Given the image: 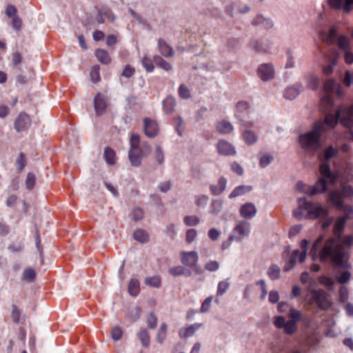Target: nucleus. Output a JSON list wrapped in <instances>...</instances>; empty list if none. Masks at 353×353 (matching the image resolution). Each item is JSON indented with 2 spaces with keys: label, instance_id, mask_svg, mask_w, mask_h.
<instances>
[{
  "label": "nucleus",
  "instance_id": "nucleus-1",
  "mask_svg": "<svg viewBox=\"0 0 353 353\" xmlns=\"http://www.w3.org/2000/svg\"><path fill=\"white\" fill-rule=\"evenodd\" d=\"M346 221L342 216L338 218L334 228L335 236L327 239L321 250H319V246L322 243L323 236H320L314 241L310 251L313 260L319 256L321 262H329L337 267H349L347 263L349 253L346 249L353 246V236L347 235L342 237L340 235L343 230Z\"/></svg>",
  "mask_w": 353,
  "mask_h": 353
},
{
  "label": "nucleus",
  "instance_id": "nucleus-2",
  "mask_svg": "<svg viewBox=\"0 0 353 353\" xmlns=\"http://www.w3.org/2000/svg\"><path fill=\"white\" fill-rule=\"evenodd\" d=\"M347 128L353 127V105L341 107L335 115L327 114L323 121L314 123L312 130L299 137V143L305 151L314 153L321 147V136L334 128L338 122Z\"/></svg>",
  "mask_w": 353,
  "mask_h": 353
},
{
  "label": "nucleus",
  "instance_id": "nucleus-3",
  "mask_svg": "<svg viewBox=\"0 0 353 353\" xmlns=\"http://www.w3.org/2000/svg\"><path fill=\"white\" fill-rule=\"evenodd\" d=\"M339 154V149L332 145L326 147L319 154V159L321 161L319 172L321 176L319 178L314 187L309 192L311 195L322 194L327 190V183L334 185L339 178L338 172H332L330 166L331 159L337 157Z\"/></svg>",
  "mask_w": 353,
  "mask_h": 353
},
{
  "label": "nucleus",
  "instance_id": "nucleus-4",
  "mask_svg": "<svg viewBox=\"0 0 353 353\" xmlns=\"http://www.w3.org/2000/svg\"><path fill=\"white\" fill-rule=\"evenodd\" d=\"M299 209L294 211V215L297 219H301L303 216L309 219L325 218L327 215V210L319 203L308 201L305 198H300L298 200Z\"/></svg>",
  "mask_w": 353,
  "mask_h": 353
},
{
  "label": "nucleus",
  "instance_id": "nucleus-5",
  "mask_svg": "<svg viewBox=\"0 0 353 353\" xmlns=\"http://www.w3.org/2000/svg\"><path fill=\"white\" fill-rule=\"evenodd\" d=\"M328 200L333 206L345 212V215L342 216L343 218H345V220L353 219V208L344 204L339 190L331 191L329 194Z\"/></svg>",
  "mask_w": 353,
  "mask_h": 353
},
{
  "label": "nucleus",
  "instance_id": "nucleus-6",
  "mask_svg": "<svg viewBox=\"0 0 353 353\" xmlns=\"http://www.w3.org/2000/svg\"><path fill=\"white\" fill-rule=\"evenodd\" d=\"M319 37L322 41L330 42V44H349L347 37L344 34L339 35L337 28L334 26L332 27L327 33L320 32Z\"/></svg>",
  "mask_w": 353,
  "mask_h": 353
},
{
  "label": "nucleus",
  "instance_id": "nucleus-7",
  "mask_svg": "<svg viewBox=\"0 0 353 353\" xmlns=\"http://www.w3.org/2000/svg\"><path fill=\"white\" fill-rule=\"evenodd\" d=\"M311 295L314 302L321 310H326L330 307L331 303L328 300L327 294L324 290H312Z\"/></svg>",
  "mask_w": 353,
  "mask_h": 353
},
{
  "label": "nucleus",
  "instance_id": "nucleus-8",
  "mask_svg": "<svg viewBox=\"0 0 353 353\" xmlns=\"http://www.w3.org/2000/svg\"><path fill=\"white\" fill-rule=\"evenodd\" d=\"M257 74L263 81L272 79L274 77V70L272 64L263 63L260 65L257 70Z\"/></svg>",
  "mask_w": 353,
  "mask_h": 353
},
{
  "label": "nucleus",
  "instance_id": "nucleus-9",
  "mask_svg": "<svg viewBox=\"0 0 353 353\" xmlns=\"http://www.w3.org/2000/svg\"><path fill=\"white\" fill-rule=\"evenodd\" d=\"M31 125V119L29 115L25 112L19 114L14 121V129L20 132L27 130Z\"/></svg>",
  "mask_w": 353,
  "mask_h": 353
},
{
  "label": "nucleus",
  "instance_id": "nucleus-10",
  "mask_svg": "<svg viewBox=\"0 0 353 353\" xmlns=\"http://www.w3.org/2000/svg\"><path fill=\"white\" fill-rule=\"evenodd\" d=\"M325 57L328 62V65L323 68V72L326 75H329L332 72L333 68L336 64L339 59V52H336L335 49H332L330 50V52L328 54H325Z\"/></svg>",
  "mask_w": 353,
  "mask_h": 353
},
{
  "label": "nucleus",
  "instance_id": "nucleus-11",
  "mask_svg": "<svg viewBox=\"0 0 353 353\" xmlns=\"http://www.w3.org/2000/svg\"><path fill=\"white\" fill-rule=\"evenodd\" d=\"M143 130L145 134L149 138H154L158 133V125L157 122L150 118L143 119Z\"/></svg>",
  "mask_w": 353,
  "mask_h": 353
},
{
  "label": "nucleus",
  "instance_id": "nucleus-12",
  "mask_svg": "<svg viewBox=\"0 0 353 353\" xmlns=\"http://www.w3.org/2000/svg\"><path fill=\"white\" fill-rule=\"evenodd\" d=\"M199 261V256L196 252H183L181 254V263L183 265L192 268L195 266Z\"/></svg>",
  "mask_w": 353,
  "mask_h": 353
},
{
  "label": "nucleus",
  "instance_id": "nucleus-13",
  "mask_svg": "<svg viewBox=\"0 0 353 353\" xmlns=\"http://www.w3.org/2000/svg\"><path fill=\"white\" fill-rule=\"evenodd\" d=\"M94 108L97 115L103 114L107 108L105 97L100 92H98L94 99Z\"/></svg>",
  "mask_w": 353,
  "mask_h": 353
},
{
  "label": "nucleus",
  "instance_id": "nucleus-14",
  "mask_svg": "<svg viewBox=\"0 0 353 353\" xmlns=\"http://www.w3.org/2000/svg\"><path fill=\"white\" fill-rule=\"evenodd\" d=\"M216 147L218 152L221 155L230 156L235 154V150L233 145L226 141H219Z\"/></svg>",
  "mask_w": 353,
  "mask_h": 353
},
{
  "label": "nucleus",
  "instance_id": "nucleus-15",
  "mask_svg": "<svg viewBox=\"0 0 353 353\" xmlns=\"http://www.w3.org/2000/svg\"><path fill=\"white\" fill-rule=\"evenodd\" d=\"M303 90V87L301 84H295L290 86L285 89L284 92V97L289 100L295 99Z\"/></svg>",
  "mask_w": 353,
  "mask_h": 353
},
{
  "label": "nucleus",
  "instance_id": "nucleus-16",
  "mask_svg": "<svg viewBox=\"0 0 353 353\" xmlns=\"http://www.w3.org/2000/svg\"><path fill=\"white\" fill-rule=\"evenodd\" d=\"M201 326V323H194L187 327L181 328L179 332V335L181 338H188L193 336L195 332Z\"/></svg>",
  "mask_w": 353,
  "mask_h": 353
},
{
  "label": "nucleus",
  "instance_id": "nucleus-17",
  "mask_svg": "<svg viewBox=\"0 0 353 353\" xmlns=\"http://www.w3.org/2000/svg\"><path fill=\"white\" fill-rule=\"evenodd\" d=\"M169 272L174 276H178L183 275L186 277H190L192 276V271L187 268L186 267L179 265L172 267L169 270Z\"/></svg>",
  "mask_w": 353,
  "mask_h": 353
},
{
  "label": "nucleus",
  "instance_id": "nucleus-18",
  "mask_svg": "<svg viewBox=\"0 0 353 353\" xmlns=\"http://www.w3.org/2000/svg\"><path fill=\"white\" fill-rule=\"evenodd\" d=\"M243 236V221H239L229 235L230 241L240 242Z\"/></svg>",
  "mask_w": 353,
  "mask_h": 353
},
{
  "label": "nucleus",
  "instance_id": "nucleus-19",
  "mask_svg": "<svg viewBox=\"0 0 353 353\" xmlns=\"http://www.w3.org/2000/svg\"><path fill=\"white\" fill-rule=\"evenodd\" d=\"M162 105L163 110L166 114L172 113L176 106V101L174 97L171 95H168L163 101Z\"/></svg>",
  "mask_w": 353,
  "mask_h": 353
},
{
  "label": "nucleus",
  "instance_id": "nucleus-20",
  "mask_svg": "<svg viewBox=\"0 0 353 353\" xmlns=\"http://www.w3.org/2000/svg\"><path fill=\"white\" fill-rule=\"evenodd\" d=\"M216 130L221 134H227L233 130L232 123L228 121L222 120L218 121L216 125Z\"/></svg>",
  "mask_w": 353,
  "mask_h": 353
},
{
  "label": "nucleus",
  "instance_id": "nucleus-21",
  "mask_svg": "<svg viewBox=\"0 0 353 353\" xmlns=\"http://www.w3.org/2000/svg\"><path fill=\"white\" fill-rule=\"evenodd\" d=\"M254 26H261V27L269 29L273 26V23L270 19L265 18L263 15H257L255 19L252 21Z\"/></svg>",
  "mask_w": 353,
  "mask_h": 353
},
{
  "label": "nucleus",
  "instance_id": "nucleus-22",
  "mask_svg": "<svg viewBox=\"0 0 353 353\" xmlns=\"http://www.w3.org/2000/svg\"><path fill=\"white\" fill-rule=\"evenodd\" d=\"M135 150H130L128 152V158L132 166L139 167L141 164L143 154L140 151L135 152Z\"/></svg>",
  "mask_w": 353,
  "mask_h": 353
},
{
  "label": "nucleus",
  "instance_id": "nucleus-23",
  "mask_svg": "<svg viewBox=\"0 0 353 353\" xmlns=\"http://www.w3.org/2000/svg\"><path fill=\"white\" fill-rule=\"evenodd\" d=\"M349 46H338V50H335L340 54H343L346 63L351 64L353 63V53L350 52L347 47Z\"/></svg>",
  "mask_w": 353,
  "mask_h": 353
},
{
  "label": "nucleus",
  "instance_id": "nucleus-24",
  "mask_svg": "<svg viewBox=\"0 0 353 353\" xmlns=\"http://www.w3.org/2000/svg\"><path fill=\"white\" fill-rule=\"evenodd\" d=\"M300 251L299 250H295L292 252L291 255L290 256L288 262L285 264L283 268V270L285 272H288L291 270L296 265V259L299 260Z\"/></svg>",
  "mask_w": 353,
  "mask_h": 353
},
{
  "label": "nucleus",
  "instance_id": "nucleus-25",
  "mask_svg": "<svg viewBox=\"0 0 353 353\" xmlns=\"http://www.w3.org/2000/svg\"><path fill=\"white\" fill-rule=\"evenodd\" d=\"M133 237L137 241L141 243H145L149 241L148 233L142 229L136 230L133 233Z\"/></svg>",
  "mask_w": 353,
  "mask_h": 353
},
{
  "label": "nucleus",
  "instance_id": "nucleus-26",
  "mask_svg": "<svg viewBox=\"0 0 353 353\" xmlns=\"http://www.w3.org/2000/svg\"><path fill=\"white\" fill-rule=\"evenodd\" d=\"M128 292L132 296H137L140 292L139 282L136 279H130L128 284Z\"/></svg>",
  "mask_w": 353,
  "mask_h": 353
},
{
  "label": "nucleus",
  "instance_id": "nucleus-27",
  "mask_svg": "<svg viewBox=\"0 0 353 353\" xmlns=\"http://www.w3.org/2000/svg\"><path fill=\"white\" fill-rule=\"evenodd\" d=\"M95 56L99 61L103 64H108L110 61V58L106 50L98 48L95 50Z\"/></svg>",
  "mask_w": 353,
  "mask_h": 353
},
{
  "label": "nucleus",
  "instance_id": "nucleus-28",
  "mask_svg": "<svg viewBox=\"0 0 353 353\" xmlns=\"http://www.w3.org/2000/svg\"><path fill=\"white\" fill-rule=\"evenodd\" d=\"M256 208L253 203H247L244 204V219H250L255 216Z\"/></svg>",
  "mask_w": 353,
  "mask_h": 353
},
{
  "label": "nucleus",
  "instance_id": "nucleus-29",
  "mask_svg": "<svg viewBox=\"0 0 353 353\" xmlns=\"http://www.w3.org/2000/svg\"><path fill=\"white\" fill-rule=\"evenodd\" d=\"M222 208H223L222 200H221V199L214 200L210 205V209L209 210V213L214 216H216L222 210Z\"/></svg>",
  "mask_w": 353,
  "mask_h": 353
},
{
  "label": "nucleus",
  "instance_id": "nucleus-30",
  "mask_svg": "<svg viewBox=\"0 0 353 353\" xmlns=\"http://www.w3.org/2000/svg\"><path fill=\"white\" fill-rule=\"evenodd\" d=\"M141 64L143 67L145 68L147 72H152L154 70V57H153V60L150 58L148 57L146 55H144L141 59Z\"/></svg>",
  "mask_w": 353,
  "mask_h": 353
},
{
  "label": "nucleus",
  "instance_id": "nucleus-31",
  "mask_svg": "<svg viewBox=\"0 0 353 353\" xmlns=\"http://www.w3.org/2000/svg\"><path fill=\"white\" fill-rule=\"evenodd\" d=\"M36 272L32 268H28L24 270L23 272V280L27 283H32L36 279Z\"/></svg>",
  "mask_w": 353,
  "mask_h": 353
},
{
  "label": "nucleus",
  "instance_id": "nucleus-32",
  "mask_svg": "<svg viewBox=\"0 0 353 353\" xmlns=\"http://www.w3.org/2000/svg\"><path fill=\"white\" fill-rule=\"evenodd\" d=\"M103 156L106 163L108 165H114L115 163L114 157L115 152L110 147H106L104 150Z\"/></svg>",
  "mask_w": 353,
  "mask_h": 353
},
{
  "label": "nucleus",
  "instance_id": "nucleus-33",
  "mask_svg": "<svg viewBox=\"0 0 353 353\" xmlns=\"http://www.w3.org/2000/svg\"><path fill=\"white\" fill-rule=\"evenodd\" d=\"M141 309L140 307H135L129 310L127 317L132 323L136 322L140 317Z\"/></svg>",
  "mask_w": 353,
  "mask_h": 353
},
{
  "label": "nucleus",
  "instance_id": "nucleus-34",
  "mask_svg": "<svg viewBox=\"0 0 353 353\" xmlns=\"http://www.w3.org/2000/svg\"><path fill=\"white\" fill-rule=\"evenodd\" d=\"M138 337L143 347H147L150 345V335L146 329H141L138 334Z\"/></svg>",
  "mask_w": 353,
  "mask_h": 353
},
{
  "label": "nucleus",
  "instance_id": "nucleus-35",
  "mask_svg": "<svg viewBox=\"0 0 353 353\" xmlns=\"http://www.w3.org/2000/svg\"><path fill=\"white\" fill-rule=\"evenodd\" d=\"M154 63L165 71H170L172 69L171 64L159 56H154Z\"/></svg>",
  "mask_w": 353,
  "mask_h": 353
},
{
  "label": "nucleus",
  "instance_id": "nucleus-36",
  "mask_svg": "<svg viewBox=\"0 0 353 353\" xmlns=\"http://www.w3.org/2000/svg\"><path fill=\"white\" fill-rule=\"evenodd\" d=\"M336 190L340 191L342 196V200L343 199V198H348L353 195L352 187L350 185H345L343 183H341L340 188L336 189Z\"/></svg>",
  "mask_w": 353,
  "mask_h": 353
},
{
  "label": "nucleus",
  "instance_id": "nucleus-37",
  "mask_svg": "<svg viewBox=\"0 0 353 353\" xmlns=\"http://www.w3.org/2000/svg\"><path fill=\"white\" fill-rule=\"evenodd\" d=\"M258 140L256 134L251 130H244V141L248 145H252L256 143Z\"/></svg>",
  "mask_w": 353,
  "mask_h": 353
},
{
  "label": "nucleus",
  "instance_id": "nucleus-38",
  "mask_svg": "<svg viewBox=\"0 0 353 353\" xmlns=\"http://www.w3.org/2000/svg\"><path fill=\"white\" fill-rule=\"evenodd\" d=\"M289 316L291 318L290 321H294V323H296L299 321L305 322V319L302 313L294 308L290 309L289 312Z\"/></svg>",
  "mask_w": 353,
  "mask_h": 353
},
{
  "label": "nucleus",
  "instance_id": "nucleus-39",
  "mask_svg": "<svg viewBox=\"0 0 353 353\" xmlns=\"http://www.w3.org/2000/svg\"><path fill=\"white\" fill-rule=\"evenodd\" d=\"M280 268L277 265L272 264L268 270V275L272 280H276L280 277Z\"/></svg>",
  "mask_w": 353,
  "mask_h": 353
},
{
  "label": "nucleus",
  "instance_id": "nucleus-40",
  "mask_svg": "<svg viewBox=\"0 0 353 353\" xmlns=\"http://www.w3.org/2000/svg\"><path fill=\"white\" fill-rule=\"evenodd\" d=\"M324 90L326 92H332L337 90L338 94H340V86L332 79H328L324 83Z\"/></svg>",
  "mask_w": 353,
  "mask_h": 353
},
{
  "label": "nucleus",
  "instance_id": "nucleus-41",
  "mask_svg": "<svg viewBox=\"0 0 353 353\" xmlns=\"http://www.w3.org/2000/svg\"><path fill=\"white\" fill-rule=\"evenodd\" d=\"M161 279L158 276L147 277L145 279V284L152 288H159L161 286Z\"/></svg>",
  "mask_w": 353,
  "mask_h": 353
},
{
  "label": "nucleus",
  "instance_id": "nucleus-42",
  "mask_svg": "<svg viewBox=\"0 0 353 353\" xmlns=\"http://www.w3.org/2000/svg\"><path fill=\"white\" fill-rule=\"evenodd\" d=\"M333 106L332 99L328 94L325 95L321 99V108H324L325 111H329Z\"/></svg>",
  "mask_w": 353,
  "mask_h": 353
},
{
  "label": "nucleus",
  "instance_id": "nucleus-43",
  "mask_svg": "<svg viewBox=\"0 0 353 353\" xmlns=\"http://www.w3.org/2000/svg\"><path fill=\"white\" fill-rule=\"evenodd\" d=\"M130 149L138 150L140 145V136L138 134L132 133L130 139Z\"/></svg>",
  "mask_w": 353,
  "mask_h": 353
},
{
  "label": "nucleus",
  "instance_id": "nucleus-44",
  "mask_svg": "<svg viewBox=\"0 0 353 353\" xmlns=\"http://www.w3.org/2000/svg\"><path fill=\"white\" fill-rule=\"evenodd\" d=\"M143 215V211L140 208H135L131 212L132 219L135 222L142 220Z\"/></svg>",
  "mask_w": 353,
  "mask_h": 353
},
{
  "label": "nucleus",
  "instance_id": "nucleus-45",
  "mask_svg": "<svg viewBox=\"0 0 353 353\" xmlns=\"http://www.w3.org/2000/svg\"><path fill=\"white\" fill-rule=\"evenodd\" d=\"M308 243L309 242L306 239H303L301 242L300 245L302 249V252H300L301 254L299 256V263H303L305 260Z\"/></svg>",
  "mask_w": 353,
  "mask_h": 353
},
{
  "label": "nucleus",
  "instance_id": "nucleus-46",
  "mask_svg": "<svg viewBox=\"0 0 353 353\" xmlns=\"http://www.w3.org/2000/svg\"><path fill=\"white\" fill-rule=\"evenodd\" d=\"M166 330H167V325L165 323H163L161 325V326L158 330V332H157V341L158 343H163V341L165 339Z\"/></svg>",
  "mask_w": 353,
  "mask_h": 353
},
{
  "label": "nucleus",
  "instance_id": "nucleus-47",
  "mask_svg": "<svg viewBox=\"0 0 353 353\" xmlns=\"http://www.w3.org/2000/svg\"><path fill=\"white\" fill-rule=\"evenodd\" d=\"M199 221V218L196 216H185L183 219L184 223L188 226H195Z\"/></svg>",
  "mask_w": 353,
  "mask_h": 353
},
{
  "label": "nucleus",
  "instance_id": "nucleus-48",
  "mask_svg": "<svg viewBox=\"0 0 353 353\" xmlns=\"http://www.w3.org/2000/svg\"><path fill=\"white\" fill-rule=\"evenodd\" d=\"M147 325L148 328L154 330L157 325V318L154 312H150L147 318Z\"/></svg>",
  "mask_w": 353,
  "mask_h": 353
},
{
  "label": "nucleus",
  "instance_id": "nucleus-49",
  "mask_svg": "<svg viewBox=\"0 0 353 353\" xmlns=\"http://www.w3.org/2000/svg\"><path fill=\"white\" fill-rule=\"evenodd\" d=\"M230 283L228 282V280H225L220 281L218 284V288H217V295L221 296L223 295L229 288Z\"/></svg>",
  "mask_w": 353,
  "mask_h": 353
},
{
  "label": "nucleus",
  "instance_id": "nucleus-50",
  "mask_svg": "<svg viewBox=\"0 0 353 353\" xmlns=\"http://www.w3.org/2000/svg\"><path fill=\"white\" fill-rule=\"evenodd\" d=\"M283 328H284L285 332L288 335H291V334H294L297 330L296 324L294 323V321H288L286 322Z\"/></svg>",
  "mask_w": 353,
  "mask_h": 353
},
{
  "label": "nucleus",
  "instance_id": "nucleus-51",
  "mask_svg": "<svg viewBox=\"0 0 353 353\" xmlns=\"http://www.w3.org/2000/svg\"><path fill=\"white\" fill-rule=\"evenodd\" d=\"M273 160V157L269 154H265L260 157L259 163L261 168H265Z\"/></svg>",
  "mask_w": 353,
  "mask_h": 353
},
{
  "label": "nucleus",
  "instance_id": "nucleus-52",
  "mask_svg": "<svg viewBox=\"0 0 353 353\" xmlns=\"http://www.w3.org/2000/svg\"><path fill=\"white\" fill-rule=\"evenodd\" d=\"M160 53L165 57H170L173 55L174 51L171 46H159Z\"/></svg>",
  "mask_w": 353,
  "mask_h": 353
},
{
  "label": "nucleus",
  "instance_id": "nucleus-53",
  "mask_svg": "<svg viewBox=\"0 0 353 353\" xmlns=\"http://www.w3.org/2000/svg\"><path fill=\"white\" fill-rule=\"evenodd\" d=\"M35 181H36L35 175L32 172H29L27 175L26 180V188L28 190H32L34 186Z\"/></svg>",
  "mask_w": 353,
  "mask_h": 353
},
{
  "label": "nucleus",
  "instance_id": "nucleus-54",
  "mask_svg": "<svg viewBox=\"0 0 353 353\" xmlns=\"http://www.w3.org/2000/svg\"><path fill=\"white\" fill-rule=\"evenodd\" d=\"M155 159L159 165H161L164 162V155L162 148L160 145H156L155 148Z\"/></svg>",
  "mask_w": 353,
  "mask_h": 353
},
{
  "label": "nucleus",
  "instance_id": "nucleus-55",
  "mask_svg": "<svg viewBox=\"0 0 353 353\" xmlns=\"http://www.w3.org/2000/svg\"><path fill=\"white\" fill-rule=\"evenodd\" d=\"M219 263L216 261H209L205 263V269L209 272H215L219 268Z\"/></svg>",
  "mask_w": 353,
  "mask_h": 353
},
{
  "label": "nucleus",
  "instance_id": "nucleus-56",
  "mask_svg": "<svg viewBox=\"0 0 353 353\" xmlns=\"http://www.w3.org/2000/svg\"><path fill=\"white\" fill-rule=\"evenodd\" d=\"M123 334V331L121 328L119 326H115L112 328L111 331V336L113 340L119 341L121 339Z\"/></svg>",
  "mask_w": 353,
  "mask_h": 353
},
{
  "label": "nucleus",
  "instance_id": "nucleus-57",
  "mask_svg": "<svg viewBox=\"0 0 353 353\" xmlns=\"http://www.w3.org/2000/svg\"><path fill=\"white\" fill-rule=\"evenodd\" d=\"M35 244H36V247H37V250L39 251V253L41 262L43 263V248H42V246H41V239H40V236H39L38 231L36 232Z\"/></svg>",
  "mask_w": 353,
  "mask_h": 353
},
{
  "label": "nucleus",
  "instance_id": "nucleus-58",
  "mask_svg": "<svg viewBox=\"0 0 353 353\" xmlns=\"http://www.w3.org/2000/svg\"><path fill=\"white\" fill-rule=\"evenodd\" d=\"M98 12L103 17H105L108 18H110L112 21H113L115 18L114 14L112 13L110 9L108 7H102L101 9L99 10Z\"/></svg>",
  "mask_w": 353,
  "mask_h": 353
},
{
  "label": "nucleus",
  "instance_id": "nucleus-59",
  "mask_svg": "<svg viewBox=\"0 0 353 353\" xmlns=\"http://www.w3.org/2000/svg\"><path fill=\"white\" fill-rule=\"evenodd\" d=\"M179 95L181 99H188L190 97L189 90L185 86V85L181 84L179 88Z\"/></svg>",
  "mask_w": 353,
  "mask_h": 353
},
{
  "label": "nucleus",
  "instance_id": "nucleus-60",
  "mask_svg": "<svg viewBox=\"0 0 353 353\" xmlns=\"http://www.w3.org/2000/svg\"><path fill=\"white\" fill-rule=\"evenodd\" d=\"M196 234L195 229H188L186 231V241L189 243L193 242L196 237Z\"/></svg>",
  "mask_w": 353,
  "mask_h": 353
},
{
  "label": "nucleus",
  "instance_id": "nucleus-61",
  "mask_svg": "<svg viewBox=\"0 0 353 353\" xmlns=\"http://www.w3.org/2000/svg\"><path fill=\"white\" fill-rule=\"evenodd\" d=\"M212 300V297L208 296L203 301V302L201 304V309H200L201 312L204 313L209 310Z\"/></svg>",
  "mask_w": 353,
  "mask_h": 353
},
{
  "label": "nucleus",
  "instance_id": "nucleus-62",
  "mask_svg": "<svg viewBox=\"0 0 353 353\" xmlns=\"http://www.w3.org/2000/svg\"><path fill=\"white\" fill-rule=\"evenodd\" d=\"M23 57L20 52L16 51L12 54V63L14 66H17L22 61Z\"/></svg>",
  "mask_w": 353,
  "mask_h": 353
},
{
  "label": "nucleus",
  "instance_id": "nucleus-63",
  "mask_svg": "<svg viewBox=\"0 0 353 353\" xmlns=\"http://www.w3.org/2000/svg\"><path fill=\"white\" fill-rule=\"evenodd\" d=\"M91 81L94 83H98L100 81V74L99 68L94 67L90 72Z\"/></svg>",
  "mask_w": 353,
  "mask_h": 353
},
{
  "label": "nucleus",
  "instance_id": "nucleus-64",
  "mask_svg": "<svg viewBox=\"0 0 353 353\" xmlns=\"http://www.w3.org/2000/svg\"><path fill=\"white\" fill-rule=\"evenodd\" d=\"M134 72L135 69L130 65H127L123 70L122 76L126 78H130L134 74Z\"/></svg>",
  "mask_w": 353,
  "mask_h": 353
}]
</instances>
